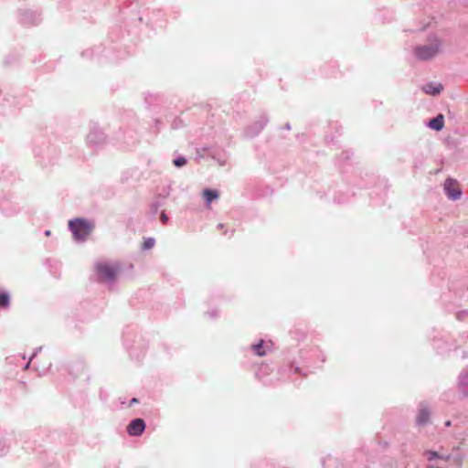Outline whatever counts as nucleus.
Segmentation results:
<instances>
[{"mask_svg":"<svg viewBox=\"0 0 468 468\" xmlns=\"http://www.w3.org/2000/svg\"><path fill=\"white\" fill-rule=\"evenodd\" d=\"M161 220L163 221V223H166L167 220H168V217L165 213H162L161 214Z\"/></svg>","mask_w":468,"mask_h":468,"instance_id":"14","label":"nucleus"},{"mask_svg":"<svg viewBox=\"0 0 468 468\" xmlns=\"http://www.w3.org/2000/svg\"><path fill=\"white\" fill-rule=\"evenodd\" d=\"M145 429V422L143 419H134L132 420L127 428L126 431L130 436H139Z\"/></svg>","mask_w":468,"mask_h":468,"instance_id":"5","label":"nucleus"},{"mask_svg":"<svg viewBox=\"0 0 468 468\" xmlns=\"http://www.w3.org/2000/svg\"><path fill=\"white\" fill-rule=\"evenodd\" d=\"M95 269L98 273L99 280L106 282H112L115 280L120 270L117 265H110L104 262L97 263L95 265Z\"/></svg>","mask_w":468,"mask_h":468,"instance_id":"3","label":"nucleus"},{"mask_svg":"<svg viewBox=\"0 0 468 468\" xmlns=\"http://www.w3.org/2000/svg\"><path fill=\"white\" fill-rule=\"evenodd\" d=\"M69 228L76 240H85L94 229V224L83 218L69 220Z\"/></svg>","mask_w":468,"mask_h":468,"instance_id":"1","label":"nucleus"},{"mask_svg":"<svg viewBox=\"0 0 468 468\" xmlns=\"http://www.w3.org/2000/svg\"><path fill=\"white\" fill-rule=\"evenodd\" d=\"M441 51V41L433 38L431 43L417 46L414 48V55L420 60H429L433 58Z\"/></svg>","mask_w":468,"mask_h":468,"instance_id":"2","label":"nucleus"},{"mask_svg":"<svg viewBox=\"0 0 468 468\" xmlns=\"http://www.w3.org/2000/svg\"><path fill=\"white\" fill-rule=\"evenodd\" d=\"M443 90V86L441 83L430 82L422 87V90L429 95H438Z\"/></svg>","mask_w":468,"mask_h":468,"instance_id":"6","label":"nucleus"},{"mask_svg":"<svg viewBox=\"0 0 468 468\" xmlns=\"http://www.w3.org/2000/svg\"><path fill=\"white\" fill-rule=\"evenodd\" d=\"M10 303V296L7 292H0V307H7Z\"/></svg>","mask_w":468,"mask_h":468,"instance_id":"10","label":"nucleus"},{"mask_svg":"<svg viewBox=\"0 0 468 468\" xmlns=\"http://www.w3.org/2000/svg\"><path fill=\"white\" fill-rule=\"evenodd\" d=\"M253 350L259 356H265V351L263 350V341L261 340L258 344L252 346Z\"/></svg>","mask_w":468,"mask_h":468,"instance_id":"11","label":"nucleus"},{"mask_svg":"<svg viewBox=\"0 0 468 468\" xmlns=\"http://www.w3.org/2000/svg\"><path fill=\"white\" fill-rule=\"evenodd\" d=\"M444 126V117L442 114H439L437 117L431 119L429 122V127L435 131H441Z\"/></svg>","mask_w":468,"mask_h":468,"instance_id":"7","label":"nucleus"},{"mask_svg":"<svg viewBox=\"0 0 468 468\" xmlns=\"http://www.w3.org/2000/svg\"><path fill=\"white\" fill-rule=\"evenodd\" d=\"M203 197L206 202L209 205L213 200L218 197V192L212 189H205L203 191Z\"/></svg>","mask_w":468,"mask_h":468,"instance_id":"9","label":"nucleus"},{"mask_svg":"<svg viewBox=\"0 0 468 468\" xmlns=\"http://www.w3.org/2000/svg\"><path fill=\"white\" fill-rule=\"evenodd\" d=\"M186 164V160L184 157H179L174 160V165L177 167H181Z\"/></svg>","mask_w":468,"mask_h":468,"instance_id":"13","label":"nucleus"},{"mask_svg":"<svg viewBox=\"0 0 468 468\" xmlns=\"http://www.w3.org/2000/svg\"><path fill=\"white\" fill-rule=\"evenodd\" d=\"M430 411L426 408H421L417 415V423L419 425H424L429 422Z\"/></svg>","mask_w":468,"mask_h":468,"instance_id":"8","label":"nucleus"},{"mask_svg":"<svg viewBox=\"0 0 468 468\" xmlns=\"http://www.w3.org/2000/svg\"><path fill=\"white\" fill-rule=\"evenodd\" d=\"M137 402H138V399L134 398V399H133L131 400V405H132V404H134V403H137Z\"/></svg>","mask_w":468,"mask_h":468,"instance_id":"15","label":"nucleus"},{"mask_svg":"<svg viewBox=\"0 0 468 468\" xmlns=\"http://www.w3.org/2000/svg\"><path fill=\"white\" fill-rule=\"evenodd\" d=\"M154 239L153 238H147L144 239L143 243V249L144 250H150L154 246Z\"/></svg>","mask_w":468,"mask_h":468,"instance_id":"12","label":"nucleus"},{"mask_svg":"<svg viewBox=\"0 0 468 468\" xmlns=\"http://www.w3.org/2000/svg\"><path fill=\"white\" fill-rule=\"evenodd\" d=\"M451 422L450 421H447L446 422V426H450Z\"/></svg>","mask_w":468,"mask_h":468,"instance_id":"16","label":"nucleus"},{"mask_svg":"<svg viewBox=\"0 0 468 468\" xmlns=\"http://www.w3.org/2000/svg\"><path fill=\"white\" fill-rule=\"evenodd\" d=\"M443 187L449 198L453 200L460 198L462 191L457 180L452 178L446 179Z\"/></svg>","mask_w":468,"mask_h":468,"instance_id":"4","label":"nucleus"}]
</instances>
